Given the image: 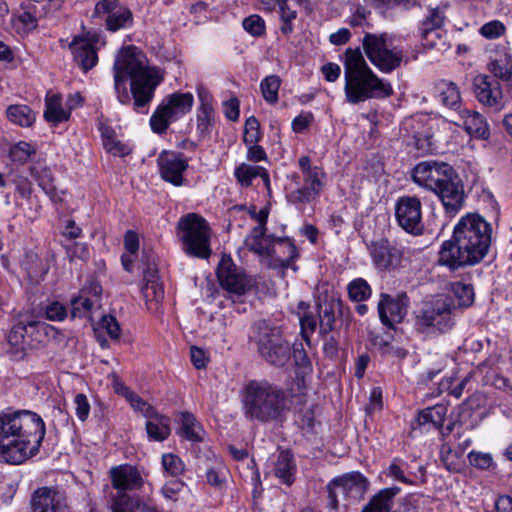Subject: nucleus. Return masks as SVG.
Returning <instances> with one entry per match:
<instances>
[{"mask_svg":"<svg viewBox=\"0 0 512 512\" xmlns=\"http://www.w3.org/2000/svg\"><path fill=\"white\" fill-rule=\"evenodd\" d=\"M69 48L74 56L75 62L85 71L94 67L98 61V56L94 48V43L90 38L76 36L69 44Z\"/></svg>","mask_w":512,"mask_h":512,"instance_id":"nucleus-25","label":"nucleus"},{"mask_svg":"<svg viewBox=\"0 0 512 512\" xmlns=\"http://www.w3.org/2000/svg\"><path fill=\"white\" fill-rule=\"evenodd\" d=\"M235 177L242 186H250L255 177H261L263 182L269 186V175L261 166L249 165L242 163L235 169Z\"/></svg>","mask_w":512,"mask_h":512,"instance_id":"nucleus-38","label":"nucleus"},{"mask_svg":"<svg viewBox=\"0 0 512 512\" xmlns=\"http://www.w3.org/2000/svg\"><path fill=\"white\" fill-rule=\"evenodd\" d=\"M491 226L480 215L468 213L461 217L453 231V241H445L438 263L451 270L479 263L488 252Z\"/></svg>","mask_w":512,"mask_h":512,"instance_id":"nucleus-2","label":"nucleus"},{"mask_svg":"<svg viewBox=\"0 0 512 512\" xmlns=\"http://www.w3.org/2000/svg\"><path fill=\"white\" fill-rule=\"evenodd\" d=\"M44 316L49 321H63L67 315V308L58 301H51L43 308Z\"/></svg>","mask_w":512,"mask_h":512,"instance_id":"nucleus-54","label":"nucleus"},{"mask_svg":"<svg viewBox=\"0 0 512 512\" xmlns=\"http://www.w3.org/2000/svg\"><path fill=\"white\" fill-rule=\"evenodd\" d=\"M281 85V80L277 75H270L264 78L260 83V89L264 99L270 103L275 104L278 101V91Z\"/></svg>","mask_w":512,"mask_h":512,"instance_id":"nucleus-45","label":"nucleus"},{"mask_svg":"<svg viewBox=\"0 0 512 512\" xmlns=\"http://www.w3.org/2000/svg\"><path fill=\"white\" fill-rule=\"evenodd\" d=\"M370 254L375 267L379 270H391L400 266L402 251L387 239L371 243Z\"/></svg>","mask_w":512,"mask_h":512,"instance_id":"nucleus-20","label":"nucleus"},{"mask_svg":"<svg viewBox=\"0 0 512 512\" xmlns=\"http://www.w3.org/2000/svg\"><path fill=\"white\" fill-rule=\"evenodd\" d=\"M183 483L177 480H173L170 482H167L162 487V494L165 498L176 501L178 498V494L183 489Z\"/></svg>","mask_w":512,"mask_h":512,"instance_id":"nucleus-61","label":"nucleus"},{"mask_svg":"<svg viewBox=\"0 0 512 512\" xmlns=\"http://www.w3.org/2000/svg\"><path fill=\"white\" fill-rule=\"evenodd\" d=\"M111 509L112 512H160L154 504L126 494L116 496L111 503Z\"/></svg>","mask_w":512,"mask_h":512,"instance_id":"nucleus-27","label":"nucleus"},{"mask_svg":"<svg viewBox=\"0 0 512 512\" xmlns=\"http://www.w3.org/2000/svg\"><path fill=\"white\" fill-rule=\"evenodd\" d=\"M342 478L344 482L341 491L348 494V502H357L364 498L368 489V481L361 473H350Z\"/></svg>","mask_w":512,"mask_h":512,"instance_id":"nucleus-29","label":"nucleus"},{"mask_svg":"<svg viewBox=\"0 0 512 512\" xmlns=\"http://www.w3.org/2000/svg\"><path fill=\"white\" fill-rule=\"evenodd\" d=\"M260 140V124L254 117H249L245 122L243 141L246 145L258 143Z\"/></svg>","mask_w":512,"mask_h":512,"instance_id":"nucleus-53","label":"nucleus"},{"mask_svg":"<svg viewBox=\"0 0 512 512\" xmlns=\"http://www.w3.org/2000/svg\"><path fill=\"white\" fill-rule=\"evenodd\" d=\"M114 89L121 104L134 99L135 109L151 102L163 77L156 68L146 65V57L134 46L123 48L113 65Z\"/></svg>","mask_w":512,"mask_h":512,"instance_id":"nucleus-1","label":"nucleus"},{"mask_svg":"<svg viewBox=\"0 0 512 512\" xmlns=\"http://www.w3.org/2000/svg\"><path fill=\"white\" fill-rule=\"evenodd\" d=\"M32 512H72L66 496L49 487L37 489L31 498Z\"/></svg>","mask_w":512,"mask_h":512,"instance_id":"nucleus-16","label":"nucleus"},{"mask_svg":"<svg viewBox=\"0 0 512 512\" xmlns=\"http://www.w3.org/2000/svg\"><path fill=\"white\" fill-rule=\"evenodd\" d=\"M295 470L292 455L288 451L280 452L275 463V475L283 483L290 485L294 481Z\"/></svg>","mask_w":512,"mask_h":512,"instance_id":"nucleus-39","label":"nucleus"},{"mask_svg":"<svg viewBox=\"0 0 512 512\" xmlns=\"http://www.w3.org/2000/svg\"><path fill=\"white\" fill-rule=\"evenodd\" d=\"M362 46L370 62L383 73H390L400 67L405 57L401 48L388 44L386 34L366 33Z\"/></svg>","mask_w":512,"mask_h":512,"instance_id":"nucleus-8","label":"nucleus"},{"mask_svg":"<svg viewBox=\"0 0 512 512\" xmlns=\"http://www.w3.org/2000/svg\"><path fill=\"white\" fill-rule=\"evenodd\" d=\"M143 296L149 310H157L164 298V288L161 283L145 284L142 288Z\"/></svg>","mask_w":512,"mask_h":512,"instance_id":"nucleus-46","label":"nucleus"},{"mask_svg":"<svg viewBox=\"0 0 512 512\" xmlns=\"http://www.w3.org/2000/svg\"><path fill=\"white\" fill-rule=\"evenodd\" d=\"M28 327L36 328L38 332L46 335H49L50 332H55V328L46 323L31 321L27 325L23 322L15 324L9 331L7 342L10 346L9 352L17 358H21L27 348L28 344L25 335Z\"/></svg>","mask_w":512,"mask_h":512,"instance_id":"nucleus-23","label":"nucleus"},{"mask_svg":"<svg viewBox=\"0 0 512 512\" xmlns=\"http://www.w3.org/2000/svg\"><path fill=\"white\" fill-rule=\"evenodd\" d=\"M249 251L257 254L269 268H288L298 257L295 244L289 238L267 235L266 231L256 234L251 231L245 239Z\"/></svg>","mask_w":512,"mask_h":512,"instance_id":"nucleus-6","label":"nucleus"},{"mask_svg":"<svg viewBox=\"0 0 512 512\" xmlns=\"http://www.w3.org/2000/svg\"><path fill=\"white\" fill-rule=\"evenodd\" d=\"M100 132L103 147L108 153L118 157H124L131 153V147L128 144L118 140L116 138L115 131L111 127L102 125L100 127Z\"/></svg>","mask_w":512,"mask_h":512,"instance_id":"nucleus-34","label":"nucleus"},{"mask_svg":"<svg viewBox=\"0 0 512 512\" xmlns=\"http://www.w3.org/2000/svg\"><path fill=\"white\" fill-rule=\"evenodd\" d=\"M488 70L494 77L503 81H510L512 78V55L503 51L489 63Z\"/></svg>","mask_w":512,"mask_h":512,"instance_id":"nucleus-37","label":"nucleus"},{"mask_svg":"<svg viewBox=\"0 0 512 512\" xmlns=\"http://www.w3.org/2000/svg\"><path fill=\"white\" fill-rule=\"evenodd\" d=\"M161 177L175 186L182 184V174L188 163L184 155L176 152L162 151L157 159Z\"/></svg>","mask_w":512,"mask_h":512,"instance_id":"nucleus-21","label":"nucleus"},{"mask_svg":"<svg viewBox=\"0 0 512 512\" xmlns=\"http://www.w3.org/2000/svg\"><path fill=\"white\" fill-rule=\"evenodd\" d=\"M201 106L197 115V129L201 134L208 133L214 121V109L209 103V94L204 89L198 90Z\"/></svg>","mask_w":512,"mask_h":512,"instance_id":"nucleus-35","label":"nucleus"},{"mask_svg":"<svg viewBox=\"0 0 512 512\" xmlns=\"http://www.w3.org/2000/svg\"><path fill=\"white\" fill-rule=\"evenodd\" d=\"M85 294L94 300L96 305H99L100 296L102 294V287L96 281L88 282L79 292Z\"/></svg>","mask_w":512,"mask_h":512,"instance_id":"nucleus-62","label":"nucleus"},{"mask_svg":"<svg viewBox=\"0 0 512 512\" xmlns=\"http://www.w3.org/2000/svg\"><path fill=\"white\" fill-rule=\"evenodd\" d=\"M207 482L218 489H222L226 483L227 472L226 469L219 465L207 470L206 473Z\"/></svg>","mask_w":512,"mask_h":512,"instance_id":"nucleus-57","label":"nucleus"},{"mask_svg":"<svg viewBox=\"0 0 512 512\" xmlns=\"http://www.w3.org/2000/svg\"><path fill=\"white\" fill-rule=\"evenodd\" d=\"M177 228L183 249L187 254L202 259L210 256V228L202 216L196 213L182 216Z\"/></svg>","mask_w":512,"mask_h":512,"instance_id":"nucleus-7","label":"nucleus"},{"mask_svg":"<svg viewBox=\"0 0 512 512\" xmlns=\"http://www.w3.org/2000/svg\"><path fill=\"white\" fill-rule=\"evenodd\" d=\"M343 482V478L339 477L327 485L329 504L331 508L335 510L338 509L339 498H343L344 500L348 501V494L344 491H341Z\"/></svg>","mask_w":512,"mask_h":512,"instance_id":"nucleus-49","label":"nucleus"},{"mask_svg":"<svg viewBox=\"0 0 512 512\" xmlns=\"http://www.w3.org/2000/svg\"><path fill=\"white\" fill-rule=\"evenodd\" d=\"M447 414L445 405H435L421 411L418 415L420 425L432 424L435 428H441Z\"/></svg>","mask_w":512,"mask_h":512,"instance_id":"nucleus-42","label":"nucleus"},{"mask_svg":"<svg viewBox=\"0 0 512 512\" xmlns=\"http://www.w3.org/2000/svg\"><path fill=\"white\" fill-rule=\"evenodd\" d=\"M97 15H107L106 25L108 30L117 31L132 24L133 16L131 11L118 3V0H102L95 6Z\"/></svg>","mask_w":512,"mask_h":512,"instance_id":"nucleus-18","label":"nucleus"},{"mask_svg":"<svg viewBox=\"0 0 512 512\" xmlns=\"http://www.w3.org/2000/svg\"><path fill=\"white\" fill-rule=\"evenodd\" d=\"M35 154V148L27 142L20 141L10 149V158L13 162L23 164Z\"/></svg>","mask_w":512,"mask_h":512,"instance_id":"nucleus-48","label":"nucleus"},{"mask_svg":"<svg viewBox=\"0 0 512 512\" xmlns=\"http://www.w3.org/2000/svg\"><path fill=\"white\" fill-rule=\"evenodd\" d=\"M454 172L447 163L423 161L414 167L412 179L417 185L435 192L449 177H453Z\"/></svg>","mask_w":512,"mask_h":512,"instance_id":"nucleus-12","label":"nucleus"},{"mask_svg":"<svg viewBox=\"0 0 512 512\" xmlns=\"http://www.w3.org/2000/svg\"><path fill=\"white\" fill-rule=\"evenodd\" d=\"M246 417L261 422L278 420L285 411V394L266 380H251L243 388Z\"/></svg>","mask_w":512,"mask_h":512,"instance_id":"nucleus-5","label":"nucleus"},{"mask_svg":"<svg viewBox=\"0 0 512 512\" xmlns=\"http://www.w3.org/2000/svg\"><path fill=\"white\" fill-rule=\"evenodd\" d=\"M70 304L72 318L88 317L92 313L93 308L96 306L92 298L80 293L78 296L71 299Z\"/></svg>","mask_w":512,"mask_h":512,"instance_id":"nucleus-43","label":"nucleus"},{"mask_svg":"<svg viewBox=\"0 0 512 512\" xmlns=\"http://www.w3.org/2000/svg\"><path fill=\"white\" fill-rule=\"evenodd\" d=\"M348 294L353 301L361 302L369 298L371 295V288L367 281L362 278H358L349 283Z\"/></svg>","mask_w":512,"mask_h":512,"instance_id":"nucleus-47","label":"nucleus"},{"mask_svg":"<svg viewBox=\"0 0 512 512\" xmlns=\"http://www.w3.org/2000/svg\"><path fill=\"white\" fill-rule=\"evenodd\" d=\"M303 186L292 191L288 200L294 204L309 203L319 197L324 185L326 175L319 169L317 171L303 174Z\"/></svg>","mask_w":512,"mask_h":512,"instance_id":"nucleus-22","label":"nucleus"},{"mask_svg":"<svg viewBox=\"0 0 512 512\" xmlns=\"http://www.w3.org/2000/svg\"><path fill=\"white\" fill-rule=\"evenodd\" d=\"M469 463L478 469L487 470L493 466V459L489 453L471 451L468 454Z\"/></svg>","mask_w":512,"mask_h":512,"instance_id":"nucleus-58","label":"nucleus"},{"mask_svg":"<svg viewBox=\"0 0 512 512\" xmlns=\"http://www.w3.org/2000/svg\"><path fill=\"white\" fill-rule=\"evenodd\" d=\"M344 92L350 104L393 94L391 84L379 78L366 63L359 49H347L344 57Z\"/></svg>","mask_w":512,"mask_h":512,"instance_id":"nucleus-4","label":"nucleus"},{"mask_svg":"<svg viewBox=\"0 0 512 512\" xmlns=\"http://www.w3.org/2000/svg\"><path fill=\"white\" fill-rule=\"evenodd\" d=\"M434 193L439 197L445 211L450 215H455L462 209L465 199L464 187L456 172L453 173V177H449Z\"/></svg>","mask_w":512,"mask_h":512,"instance_id":"nucleus-19","label":"nucleus"},{"mask_svg":"<svg viewBox=\"0 0 512 512\" xmlns=\"http://www.w3.org/2000/svg\"><path fill=\"white\" fill-rule=\"evenodd\" d=\"M450 293L444 296L452 302V310L469 307L474 302V289L470 284L454 282L451 284Z\"/></svg>","mask_w":512,"mask_h":512,"instance_id":"nucleus-33","label":"nucleus"},{"mask_svg":"<svg viewBox=\"0 0 512 512\" xmlns=\"http://www.w3.org/2000/svg\"><path fill=\"white\" fill-rule=\"evenodd\" d=\"M70 112L67 107L62 105V96L60 94L47 93L45 98L44 118L54 125L67 121Z\"/></svg>","mask_w":512,"mask_h":512,"instance_id":"nucleus-30","label":"nucleus"},{"mask_svg":"<svg viewBox=\"0 0 512 512\" xmlns=\"http://www.w3.org/2000/svg\"><path fill=\"white\" fill-rule=\"evenodd\" d=\"M441 458L448 470H456L458 466L457 452H453L450 447L443 446L441 449Z\"/></svg>","mask_w":512,"mask_h":512,"instance_id":"nucleus-63","label":"nucleus"},{"mask_svg":"<svg viewBox=\"0 0 512 512\" xmlns=\"http://www.w3.org/2000/svg\"><path fill=\"white\" fill-rule=\"evenodd\" d=\"M99 326L107 332L111 339H119L121 330L115 317L111 315H104L99 322Z\"/></svg>","mask_w":512,"mask_h":512,"instance_id":"nucleus-59","label":"nucleus"},{"mask_svg":"<svg viewBox=\"0 0 512 512\" xmlns=\"http://www.w3.org/2000/svg\"><path fill=\"white\" fill-rule=\"evenodd\" d=\"M109 475L113 488L119 491L139 489L144 483L139 471L128 464L112 467Z\"/></svg>","mask_w":512,"mask_h":512,"instance_id":"nucleus-24","label":"nucleus"},{"mask_svg":"<svg viewBox=\"0 0 512 512\" xmlns=\"http://www.w3.org/2000/svg\"><path fill=\"white\" fill-rule=\"evenodd\" d=\"M397 223L406 232L420 235L424 226L422 223V204L416 196H402L395 205Z\"/></svg>","mask_w":512,"mask_h":512,"instance_id":"nucleus-13","label":"nucleus"},{"mask_svg":"<svg viewBox=\"0 0 512 512\" xmlns=\"http://www.w3.org/2000/svg\"><path fill=\"white\" fill-rule=\"evenodd\" d=\"M242 25L244 30L254 37L262 36L265 33V21L259 15L253 14L246 17Z\"/></svg>","mask_w":512,"mask_h":512,"instance_id":"nucleus-52","label":"nucleus"},{"mask_svg":"<svg viewBox=\"0 0 512 512\" xmlns=\"http://www.w3.org/2000/svg\"><path fill=\"white\" fill-rule=\"evenodd\" d=\"M422 37V44L425 48L429 49H445V33L444 31H420Z\"/></svg>","mask_w":512,"mask_h":512,"instance_id":"nucleus-51","label":"nucleus"},{"mask_svg":"<svg viewBox=\"0 0 512 512\" xmlns=\"http://www.w3.org/2000/svg\"><path fill=\"white\" fill-rule=\"evenodd\" d=\"M125 398L130 403L131 407L140 412L145 418L153 415L156 410L146 401H144L141 397H139L134 392L130 391L128 388H125Z\"/></svg>","mask_w":512,"mask_h":512,"instance_id":"nucleus-50","label":"nucleus"},{"mask_svg":"<svg viewBox=\"0 0 512 512\" xmlns=\"http://www.w3.org/2000/svg\"><path fill=\"white\" fill-rule=\"evenodd\" d=\"M408 304V297L404 293L396 297L382 293L381 299L378 302V313L381 322L390 328L402 322L407 314Z\"/></svg>","mask_w":512,"mask_h":512,"instance_id":"nucleus-15","label":"nucleus"},{"mask_svg":"<svg viewBox=\"0 0 512 512\" xmlns=\"http://www.w3.org/2000/svg\"><path fill=\"white\" fill-rule=\"evenodd\" d=\"M505 31V25L499 20L487 22L479 30L480 34L486 39H497L504 35Z\"/></svg>","mask_w":512,"mask_h":512,"instance_id":"nucleus-55","label":"nucleus"},{"mask_svg":"<svg viewBox=\"0 0 512 512\" xmlns=\"http://www.w3.org/2000/svg\"><path fill=\"white\" fill-rule=\"evenodd\" d=\"M320 330L324 333L330 332L334 325V313L332 310L324 309L319 315Z\"/></svg>","mask_w":512,"mask_h":512,"instance_id":"nucleus-64","label":"nucleus"},{"mask_svg":"<svg viewBox=\"0 0 512 512\" xmlns=\"http://www.w3.org/2000/svg\"><path fill=\"white\" fill-rule=\"evenodd\" d=\"M458 115L459 119L454 123L463 126L469 135L481 139L488 138L489 126L480 113L463 108L459 110Z\"/></svg>","mask_w":512,"mask_h":512,"instance_id":"nucleus-26","label":"nucleus"},{"mask_svg":"<svg viewBox=\"0 0 512 512\" xmlns=\"http://www.w3.org/2000/svg\"><path fill=\"white\" fill-rule=\"evenodd\" d=\"M75 412L79 420L85 421L90 412V404L86 395L79 393L74 398Z\"/></svg>","mask_w":512,"mask_h":512,"instance_id":"nucleus-60","label":"nucleus"},{"mask_svg":"<svg viewBox=\"0 0 512 512\" xmlns=\"http://www.w3.org/2000/svg\"><path fill=\"white\" fill-rule=\"evenodd\" d=\"M435 89L443 105L458 112L462 109L461 94L455 83L441 80L436 84Z\"/></svg>","mask_w":512,"mask_h":512,"instance_id":"nucleus-32","label":"nucleus"},{"mask_svg":"<svg viewBox=\"0 0 512 512\" xmlns=\"http://www.w3.org/2000/svg\"><path fill=\"white\" fill-rule=\"evenodd\" d=\"M30 171L32 177L53 202L62 201V196L54 186L52 172L48 166L42 162H37L31 167Z\"/></svg>","mask_w":512,"mask_h":512,"instance_id":"nucleus-28","label":"nucleus"},{"mask_svg":"<svg viewBox=\"0 0 512 512\" xmlns=\"http://www.w3.org/2000/svg\"><path fill=\"white\" fill-rule=\"evenodd\" d=\"M222 288L233 296L244 295L253 286L247 275L238 269L230 257H223L217 271Z\"/></svg>","mask_w":512,"mask_h":512,"instance_id":"nucleus-14","label":"nucleus"},{"mask_svg":"<svg viewBox=\"0 0 512 512\" xmlns=\"http://www.w3.org/2000/svg\"><path fill=\"white\" fill-rule=\"evenodd\" d=\"M179 423L181 436L194 442L201 440L202 429L192 414L188 412L181 413Z\"/></svg>","mask_w":512,"mask_h":512,"instance_id":"nucleus-41","label":"nucleus"},{"mask_svg":"<svg viewBox=\"0 0 512 512\" xmlns=\"http://www.w3.org/2000/svg\"><path fill=\"white\" fill-rule=\"evenodd\" d=\"M8 119L22 127H29L35 121V113L27 105H11L7 108Z\"/></svg>","mask_w":512,"mask_h":512,"instance_id":"nucleus-40","label":"nucleus"},{"mask_svg":"<svg viewBox=\"0 0 512 512\" xmlns=\"http://www.w3.org/2000/svg\"><path fill=\"white\" fill-rule=\"evenodd\" d=\"M45 436L42 418L28 410L0 414V458L21 464L34 456Z\"/></svg>","mask_w":512,"mask_h":512,"instance_id":"nucleus-3","label":"nucleus"},{"mask_svg":"<svg viewBox=\"0 0 512 512\" xmlns=\"http://www.w3.org/2000/svg\"><path fill=\"white\" fill-rule=\"evenodd\" d=\"M477 100L499 111L503 108V94L499 82L488 75L479 74L473 81Z\"/></svg>","mask_w":512,"mask_h":512,"instance_id":"nucleus-17","label":"nucleus"},{"mask_svg":"<svg viewBox=\"0 0 512 512\" xmlns=\"http://www.w3.org/2000/svg\"><path fill=\"white\" fill-rule=\"evenodd\" d=\"M445 12L442 8L436 7L428 10L427 16L421 22L420 31H443Z\"/></svg>","mask_w":512,"mask_h":512,"instance_id":"nucleus-44","label":"nucleus"},{"mask_svg":"<svg viewBox=\"0 0 512 512\" xmlns=\"http://www.w3.org/2000/svg\"><path fill=\"white\" fill-rule=\"evenodd\" d=\"M162 466L172 476L180 475L184 471L182 460L174 454H164L162 456Z\"/></svg>","mask_w":512,"mask_h":512,"instance_id":"nucleus-56","label":"nucleus"},{"mask_svg":"<svg viewBox=\"0 0 512 512\" xmlns=\"http://www.w3.org/2000/svg\"><path fill=\"white\" fill-rule=\"evenodd\" d=\"M254 341L259 354L274 366H285L291 359V347L277 328L259 323L256 327Z\"/></svg>","mask_w":512,"mask_h":512,"instance_id":"nucleus-9","label":"nucleus"},{"mask_svg":"<svg viewBox=\"0 0 512 512\" xmlns=\"http://www.w3.org/2000/svg\"><path fill=\"white\" fill-rule=\"evenodd\" d=\"M452 302L444 295H438L424 303L416 312L415 327L420 332L436 328L440 332L450 329L453 325Z\"/></svg>","mask_w":512,"mask_h":512,"instance_id":"nucleus-11","label":"nucleus"},{"mask_svg":"<svg viewBox=\"0 0 512 512\" xmlns=\"http://www.w3.org/2000/svg\"><path fill=\"white\" fill-rule=\"evenodd\" d=\"M146 418V431L150 440L164 441L169 437L171 430L168 417L154 412Z\"/></svg>","mask_w":512,"mask_h":512,"instance_id":"nucleus-31","label":"nucleus"},{"mask_svg":"<svg viewBox=\"0 0 512 512\" xmlns=\"http://www.w3.org/2000/svg\"><path fill=\"white\" fill-rule=\"evenodd\" d=\"M194 97L190 92H176L166 96L150 119L151 129L158 134L165 132L171 122L189 113Z\"/></svg>","mask_w":512,"mask_h":512,"instance_id":"nucleus-10","label":"nucleus"},{"mask_svg":"<svg viewBox=\"0 0 512 512\" xmlns=\"http://www.w3.org/2000/svg\"><path fill=\"white\" fill-rule=\"evenodd\" d=\"M399 492V487L382 489L369 501L362 512H389L392 506V498Z\"/></svg>","mask_w":512,"mask_h":512,"instance_id":"nucleus-36","label":"nucleus"}]
</instances>
